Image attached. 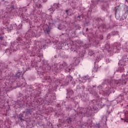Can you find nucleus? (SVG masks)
I'll return each instance as SVG.
<instances>
[{"instance_id": "cd10ccee", "label": "nucleus", "mask_w": 128, "mask_h": 128, "mask_svg": "<svg viewBox=\"0 0 128 128\" xmlns=\"http://www.w3.org/2000/svg\"><path fill=\"white\" fill-rule=\"evenodd\" d=\"M102 88V86H98V88Z\"/></svg>"}, {"instance_id": "f704fd0d", "label": "nucleus", "mask_w": 128, "mask_h": 128, "mask_svg": "<svg viewBox=\"0 0 128 128\" xmlns=\"http://www.w3.org/2000/svg\"><path fill=\"white\" fill-rule=\"evenodd\" d=\"M55 70H56V68H55Z\"/></svg>"}, {"instance_id": "5701e85b", "label": "nucleus", "mask_w": 128, "mask_h": 128, "mask_svg": "<svg viewBox=\"0 0 128 128\" xmlns=\"http://www.w3.org/2000/svg\"><path fill=\"white\" fill-rule=\"evenodd\" d=\"M98 107H94V110H98V105L96 104Z\"/></svg>"}, {"instance_id": "1a4fd4ad", "label": "nucleus", "mask_w": 128, "mask_h": 128, "mask_svg": "<svg viewBox=\"0 0 128 128\" xmlns=\"http://www.w3.org/2000/svg\"><path fill=\"white\" fill-rule=\"evenodd\" d=\"M72 80V77L70 76H67L66 78V82H68V84L71 82Z\"/></svg>"}, {"instance_id": "a211bd4d", "label": "nucleus", "mask_w": 128, "mask_h": 128, "mask_svg": "<svg viewBox=\"0 0 128 128\" xmlns=\"http://www.w3.org/2000/svg\"><path fill=\"white\" fill-rule=\"evenodd\" d=\"M78 60H77L74 63V66H78Z\"/></svg>"}, {"instance_id": "a878e982", "label": "nucleus", "mask_w": 128, "mask_h": 128, "mask_svg": "<svg viewBox=\"0 0 128 128\" xmlns=\"http://www.w3.org/2000/svg\"><path fill=\"white\" fill-rule=\"evenodd\" d=\"M2 38H3L2 36H0V40H2Z\"/></svg>"}, {"instance_id": "f257e3e1", "label": "nucleus", "mask_w": 128, "mask_h": 128, "mask_svg": "<svg viewBox=\"0 0 128 128\" xmlns=\"http://www.w3.org/2000/svg\"><path fill=\"white\" fill-rule=\"evenodd\" d=\"M122 84H124V81L120 80H111L108 84V88H106L105 90L104 91V96H108L110 92H112L114 88H116V86H118Z\"/></svg>"}, {"instance_id": "ddd939ff", "label": "nucleus", "mask_w": 128, "mask_h": 128, "mask_svg": "<svg viewBox=\"0 0 128 128\" xmlns=\"http://www.w3.org/2000/svg\"><path fill=\"white\" fill-rule=\"evenodd\" d=\"M122 50L124 52H128V46H123Z\"/></svg>"}, {"instance_id": "f3484780", "label": "nucleus", "mask_w": 128, "mask_h": 128, "mask_svg": "<svg viewBox=\"0 0 128 128\" xmlns=\"http://www.w3.org/2000/svg\"><path fill=\"white\" fill-rule=\"evenodd\" d=\"M83 78L84 80H88L89 77L88 76H85L84 77H83Z\"/></svg>"}, {"instance_id": "39448f33", "label": "nucleus", "mask_w": 128, "mask_h": 128, "mask_svg": "<svg viewBox=\"0 0 128 128\" xmlns=\"http://www.w3.org/2000/svg\"><path fill=\"white\" fill-rule=\"evenodd\" d=\"M43 30L46 34H48L50 32V28L46 24L43 26Z\"/></svg>"}, {"instance_id": "c756f323", "label": "nucleus", "mask_w": 128, "mask_h": 128, "mask_svg": "<svg viewBox=\"0 0 128 128\" xmlns=\"http://www.w3.org/2000/svg\"><path fill=\"white\" fill-rule=\"evenodd\" d=\"M78 18H80V16H78Z\"/></svg>"}, {"instance_id": "7ed1b4c3", "label": "nucleus", "mask_w": 128, "mask_h": 128, "mask_svg": "<svg viewBox=\"0 0 128 128\" xmlns=\"http://www.w3.org/2000/svg\"><path fill=\"white\" fill-rule=\"evenodd\" d=\"M13 28H16V24H13L12 25L8 24L4 28L3 30L6 32H8Z\"/></svg>"}, {"instance_id": "412c9836", "label": "nucleus", "mask_w": 128, "mask_h": 128, "mask_svg": "<svg viewBox=\"0 0 128 128\" xmlns=\"http://www.w3.org/2000/svg\"><path fill=\"white\" fill-rule=\"evenodd\" d=\"M92 72H98V68H94V69L93 70Z\"/></svg>"}, {"instance_id": "7c9ffc66", "label": "nucleus", "mask_w": 128, "mask_h": 128, "mask_svg": "<svg viewBox=\"0 0 128 128\" xmlns=\"http://www.w3.org/2000/svg\"><path fill=\"white\" fill-rule=\"evenodd\" d=\"M126 2L128 4V0H126Z\"/></svg>"}, {"instance_id": "393cba45", "label": "nucleus", "mask_w": 128, "mask_h": 128, "mask_svg": "<svg viewBox=\"0 0 128 128\" xmlns=\"http://www.w3.org/2000/svg\"><path fill=\"white\" fill-rule=\"evenodd\" d=\"M70 92L71 94V96H72V94H74V92H72V90H70Z\"/></svg>"}, {"instance_id": "b1692460", "label": "nucleus", "mask_w": 128, "mask_h": 128, "mask_svg": "<svg viewBox=\"0 0 128 128\" xmlns=\"http://www.w3.org/2000/svg\"><path fill=\"white\" fill-rule=\"evenodd\" d=\"M106 64H108V62H110V59H106Z\"/></svg>"}, {"instance_id": "c85d7f7f", "label": "nucleus", "mask_w": 128, "mask_h": 128, "mask_svg": "<svg viewBox=\"0 0 128 128\" xmlns=\"http://www.w3.org/2000/svg\"><path fill=\"white\" fill-rule=\"evenodd\" d=\"M20 40H18V41L17 42H18V44H20Z\"/></svg>"}, {"instance_id": "0eeeda50", "label": "nucleus", "mask_w": 128, "mask_h": 128, "mask_svg": "<svg viewBox=\"0 0 128 128\" xmlns=\"http://www.w3.org/2000/svg\"><path fill=\"white\" fill-rule=\"evenodd\" d=\"M119 64H120L121 66L119 67L118 69V72H124V63H122V60H120V62Z\"/></svg>"}, {"instance_id": "bb28decb", "label": "nucleus", "mask_w": 128, "mask_h": 128, "mask_svg": "<svg viewBox=\"0 0 128 128\" xmlns=\"http://www.w3.org/2000/svg\"><path fill=\"white\" fill-rule=\"evenodd\" d=\"M38 8V6H36V7H35V9H36V10H37Z\"/></svg>"}, {"instance_id": "aec40b11", "label": "nucleus", "mask_w": 128, "mask_h": 128, "mask_svg": "<svg viewBox=\"0 0 128 128\" xmlns=\"http://www.w3.org/2000/svg\"><path fill=\"white\" fill-rule=\"evenodd\" d=\"M115 16H116V18L117 20H120V18H118V14H116V12Z\"/></svg>"}, {"instance_id": "72a5a7b5", "label": "nucleus", "mask_w": 128, "mask_h": 128, "mask_svg": "<svg viewBox=\"0 0 128 128\" xmlns=\"http://www.w3.org/2000/svg\"><path fill=\"white\" fill-rule=\"evenodd\" d=\"M32 56H34V54H32Z\"/></svg>"}, {"instance_id": "f03ea898", "label": "nucleus", "mask_w": 128, "mask_h": 128, "mask_svg": "<svg viewBox=\"0 0 128 128\" xmlns=\"http://www.w3.org/2000/svg\"><path fill=\"white\" fill-rule=\"evenodd\" d=\"M120 46L117 42H115L114 44V46L112 47L110 50H108V52H113L117 53L120 52Z\"/></svg>"}, {"instance_id": "dca6fc26", "label": "nucleus", "mask_w": 128, "mask_h": 128, "mask_svg": "<svg viewBox=\"0 0 128 128\" xmlns=\"http://www.w3.org/2000/svg\"><path fill=\"white\" fill-rule=\"evenodd\" d=\"M94 54V52L92 50H90V52H88L89 56H92Z\"/></svg>"}, {"instance_id": "4468645a", "label": "nucleus", "mask_w": 128, "mask_h": 128, "mask_svg": "<svg viewBox=\"0 0 128 128\" xmlns=\"http://www.w3.org/2000/svg\"><path fill=\"white\" fill-rule=\"evenodd\" d=\"M126 76H124V74L122 75V80H124V84H126Z\"/></svg>"}, {"instance_id": "2eb2a0df", "label": "nucleus", "mask_w": 128, "mask_h": 128, "mask_svg": "<svg viewBox=\"0 0 128 128\" xmlns=\"http://www.w3.org/2000/svg\"><path fill=\"white\" fill-rule=\"evenodd\" d=\"M66 28L64 26H62V25L58 26V30H62Z\"/></svg>"}, {"instance_id": "6ab92c4d", "label": "nucleus", "mask_w": 128, "mask_h": 128, "mask_svg": "<svg viewBox=\"0 0 128 128\" xmlns=\"http://www.w3.org/2000/svg\"><path fill=\"white\" fill-rule=\"evenodd\" d=\"M12 52H10V50H6V54H10Z\"/></svg>"}, {"instance_id": "2f4dec72", "label": "nucleus", "mask_w": 128, "mask_h": 128, "mask_svg": "<svg viewBox=\"0 0 128 128\" xmlns=\"http://www.w3.org/2000/svg\"><path fill=\"white\" fill-rule=\"evenodd\" d=\"M36 36V34L34 35H33V36Z\"/></svg>"}, {"instance_id": "9d476101", "label": "nucleus", "mask_w": 128, "mask_h": 128, "mask_svg": "<svg viewBox=\"0 0 128 128\" xmlns=\"http://www.w3.org/2000/svg\"><path fill=\"white\" fill-rule=\"evenodd\" d=\"M124 120L126 122H128V111L125 112V118Z\"/></svg>"}, {"instance_id": "6e6552de", "label": "nucleus", "mask_w": 128, "mask_h": 128, "mask_svg": "<svg viewBox=\"0 0 128 128\" xmlns=\"http://www.w3.org/2000/svg\"><path fill=\"white\" fill-rule=\"evenodd\" d=\"M62 68H64V70H66V72H70V68H68V65L66 63H64L62 65H61L60 66V70H62Z\"/></svg>"}, {"instance_id": "20e7f679", "label": "nucleus", "mask_w": 128, "mask_h": 128, "mask_svg": "<svg viewBox=\"0 0 128 128\" xmlns=\"http://www.w3.org/2000/svg\"><path fill=\"white\" fill-rule=\"evenodd\" d=\"M58 8H60V6H58V4H54L52 8L48 10V11L51 12L50 13L52 14V12H54V10Z\"/></svg>"}, {"instance_id": "4be33fe9", "label": "nucleus", "mask_w": 128, "mask_h": 128, "mask_svg": "<svg viewBox=\"0 0 128 128\" xmlns=\"http://www.w3.org/2000/svg\"><path fill=\"white\" fill-rule=\"evenodd\" d=\"M26 112L27 114H31L30 112H32V110H27Z\"/></svg>"}, {"instance_id": "423d86ee", "label": "nucleus", "mask_w": 128, "mask_h": 128, "mask_svg": "<svg viewBox=\"0 0 128 128\" xmlns=\"http://www.w3.org/2000/svg\"><path fill=\"white\" fill-rule=\"evenodd\" d=\"M64 43L62 42H56V44H54V46H56V48H58V50H62V48L64 46Z\"/></svg>"}, {"instance_id": "9b49d317", "label": "nucleus", "mask_w": 128, "mask_h": 128, "mask_svg": "<svg viewBox=\"0 0 128 128\" xmlns=\"http://www.w3.org/2000/svg\"><path fill=\"white\" fill-rule=\"evenodd\" d=\"M22 76H24V74L20 72H17L16 74V76H18V78H22Z\"/></svg>"}, {"instance_id": "f8f14e48", "label": "nucleus", "mask_w": 128, "mask_h": 128, "mask_svg": "<svg viewBox=\"0 0 128 128\" xmlns=\"http://www.w3.org/2000/svg\"><path fill=\"white\" fill-rule=\"evenodd\" d=\"M128 10L127 9V11L125 12L124 15H123V18H122V20H126V16H128Z\"/></svg>"}, {"instance_id": "473e14b6", "label": "nucleus", "mask_w": 128, "mask_h": 128, "mask_svg": "<svg viewBox=\"0 0 128 128\" xmlns=\"http://www.w3.org/2000/svg\"><path fill=\"white\" fill-rule=\"evenodd\" d=\"M16 50H14L13 49L14 52H16Z\"/></svg>"}, {"instance_id": "c9c22d12", "label": "nucleus", "mask_w": 128, "mask_h": 128, "mask_svg": "<svg viewBox=\"0 0 128 128\" xmlns=\"http://www.w3.org/2000/svg\"><path fill=\"white\" fill-rule=\"evenodd\" d=\"M33 7L34 8V5Z\"/></svg>"}]
</instances>
